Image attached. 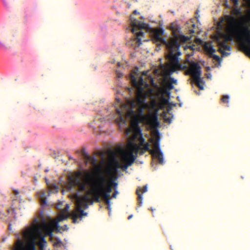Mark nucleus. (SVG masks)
I'll return each instance as SVG.
<instances>
[{"label": "nucleus", "instance_id": "nucleus-1", "mask_svg": "<svg viewBox=\"0 0 250 250\" xmlns=\"http://www.w3.org/2000/svg\"><path fill=\"white\" fill-rule=\"evenodd\" d=\"M130 20L131 31L135 36L134 38L131 41V45L134 49L138 47L142 44V40L144 39L145 35L144 33L141 31L135 33V31L138 29H145L146 31H149L152 41L158 47H160L162 44L165 45L166 47H167L169 40L167 42L161 37L164 34V30L159 28H150L144 22L138 21L132 18H130Z\"/></svg>", "mask_w": 250, "mask_h": 250}, {"label": "nucleus", "instance_id": "nucleus-2", "mask_svg": "<svg viewBox=\"0 0 250 250\" xmlns=\"http://www.w3.org/2000/svg\"><path fill=\"white\" fill-rule=\"evenodd\" d=\"M43 229L47 235L51 238L53 237L52 232L55 230L56 232L60 231L59 223L56 220H53L48 224L43 223L42 224H37L33 228L28 229L23 233L24 237L26 238L33 239V240L28 243L24 247L23 242L18 239L16 243L14 250H36L34 239L36 236L41 234V229Z\"/></svg>", "mask_w": 250, "mask_h": 250}, {"label": "nucleus", "instance_id": "nucleus-3", "mask_svg": "<svg viewBox=\"0 0 250 250\" xmlns=\"http://www.w3.org/2000/svg\"><path fill=\"white\" fill-rule=\"evenodd\" d=\"M227 21L230 34L242 42H250V15L242 16L240 19L227 16Z\"/></svg>", "mask_w": 250, "mask_h": 250}, {"label": "nucleus", "instance_id": "nucleus-4", "mask_svg": "<svg viewBox=\"0 0 250 250\" xmlns=\"http://www.w3.org/2000/svg\"><path fill=\"white\" fill-rule=\"evenodd\" d=\"M140 148L139 146L131 143L129 150L123 152L121 155V163L114 158L106 165L104 167L106 175L111 178L116 175L118 168L126 170L128 167L132 165L136 158V156L133 155V152L137 153Z\"/></svg>", "mask_w": 250, "mask_h": 250}, {"label": "nucleus", "instance_id": "nucleus-5", "mask_svg": "<svg viewBox=\"0 0 250 250\" xmlns=\"http://www.w3.org/2000/svg\"><path fill=\"white\" fill-rule=\"evenodd\" d=\"M169 51L168 56L170 62V71L175 72L176 70H185L187 68L186 65L180 64L178 61V56L181 55L179 51L180 46L176 39H172L166 47Z\"/></svg>", "mask_w": 250, "mask_h": 250}, {"label": "nucleus", "instance_id": "nucleus-6", "mask_svg": "<svg viewBox=\"0 0 250 250\" xmlns=\"http://www.w3.org/2000/svg\"><path fill=\"white\" fill-rule=\"evenodd\" d=\"M130 80L132 85L137 88L136 100L140 106L139 112L142 114V110L148 106V104L146 103V99L149 94H151L152 90H150L149 92L145 91L143 87L144 80L142 77L140 78L139 82H137L135 76L131 74Z\"/></svg>", "mask_w": 250, "mask_h": 250}, {"label": "nucleus", "instance_id": "nucleus-7", "mask_svg": "<svg viewBox=\"0 0 250 250\" xmlns=\"http://www.w3.org/2000/svg\"><path fill=\"white\" fill-rule=\"evenodd\" d=\"M105 177L102 173H99L97 175L96 179L93 180L92 183L88 180L86 181V183L87 185L91 186L92 189L110 194L112 191V186L116 187L117 184L114 182L112 179L110 178L107 185L105 186Z\"/></svg>", "mask_w": 250, "mask_h": 250}, {"label": "nucleus", "instance_id": "nucleus-8", "mask_svg": "<svg viewBox=\"0 0 250 250\" xmlns=\"http://www.w3.org/2000/svg\"><path fill=\"white\" fill-rule=\"evenodd\" d=\"M137 104L138 106V112L141 115L142 119L146 122V124L150 125H155L158 124L157 112L159 109H163L164 108L163 104L162 102H159L156 99L152 98L151 99L149 105L150 108L155 111L154 113H151L148 115H144L143 110H142V114L139 112V108L140 106L138 103Z\"/></svg>", "mask_w": 250, "mask_h": 250}, {"label": "nucleus", "instance_id": "nucleus-9", "mask_svg": "<svg viewBox=\"0 0 250 250\" xmlns=\"http://www.w3.org/2000/svg\"><path fill=\"white\" fill-rule=\"evenodd\" d=\"M82 175V172L79 171L76 172L74 175H68L67 176L65 188L68 191H72L76 187H78L80 191H86V185L85 183L81 182L80 178Z\"/></svg>", "mask_w": 250, "mask_h": 250}, {"label": "nucleus", "instance_id": "nucleus-10", "mask_svg": "<svg viewBox=\"0 0 250 250\" xmlns=\"http://www.w3.org/2000/svg\"><path fill=\"white\" fill-rule=\"evenodd\" d=\"M186 74L191 76L196 85L200 90L204 89L203 85L201 84V83H203V81L200 77L201 75V67L199 63L197 62L190 63L188 68L186 72Z\"/></svg>", "mask_w": 250, "mask_h": 250}, {"label": "nucleus", "instance_id": "nucleus-11", "mask_svg": "<svg viewBox=\"0 0 250 250\" xmlns=\"http://www.w3.org/2000/svg\"><path fill=\"white\" fill-rule=\"evenodd\" d=\"M76 202V209L84 208L85 209L88 208L87 203L89 202L91 204H93V199H91L88 195H83L80 197L78 194H75L74 196Z\"/></svg>", "mask_w": 250, "mask_h": 250}, {"label": "nucleus", "instance_id": "nucleus-12", "mask_svg": "<svg viewBox=\"0 0 250 250\" xmlns=\"http://www.w3.org/2000/svg\"><path fill=\"white\" fill-rule=\"evenodd\" d=\"M87 195H91L93 200L99 203L100 201V196L102 197L103 200L108 199L110 196V194L102 192L96 189H91V190L86 191Z\"/></svg>", "mask_w": 250, "mask_h": 250}, {"label": "nucleus", "instance_id": "nucleus-13", "mask_svg": "<svg viewBox=\"0 0 250 250\" xmlns=\"http://www.w3.org/2000/svg\"><path fill=\"white\" fill-rule=\"evenodd\" d=\"M160 138L159 137L157 138L155 142L153 144V149L154 150V155H152L153 158H156L158 159L159 164H163L164 158L163 154L161 151L160 148Z\"/></svg>", "mask_w": 250, "mask_h": 250}, {"label": "nucleus", "instance_id": "nucleus-14", "mask_svg": "<svg viewBox=\"0 0 250 250\" xmlns=\"http://www.w3.org/2000/svg\"><path fill=\"white\" fill-rule=\"evenodd\" d=\"M215 41L217 42V45L220 47L218 50L219 52H220L223 56L229 55V53H227L224 51L222 50V48L226 50H230V47L229 45H227L226 43H225V42H222V41L220 40V37H219L218 36L216 37Z\"/></svg>", "mask_w": 250, "mask_h": 250}, {"label": "nucleus", "instance_id": "nucleus-15", "mask_svg": "<svg viewBox=\"0 0 250 250\" xmlns=\"http://www.w3.org/2000/svg\"><path fill=\"white\" fill-rule=\"evenodd\" d=\"M131 143H132L134 145H136L140 147V148L139 149L138 152L137 153L133 152V154L135 153L136 155L138 153H140V154H143L144 152V150H145V151H148L149 152V153L152 156V155H154V154H153L154 150H152V149H150L149 148V144L148 143L144 144L143 146H140V145H137L135 143H134L133 142H130L128 144V147L127 150H129V149L130 148V145Z\"/></svg>", "mask_w": 250, "mask_h": 250}, {"label": "nucleus", "instance_id": "nucleus-16", "mask_svg": "<svg viewBox=\"0 0 250 250\" xmlns=\"http://www.w3.org/2000/svg\"><path fill=\"white\" fill-rule=\"evenodd\" d=\"M147 187L146 185L144 186L143 188L139 187L137 189L136 194L138 195V203L140 206H141L143 204V197L140 192L142 193L146 192L147 191Z\"/></svg>", "mask_w": 250, "mask_h": 250}, {"label": "nucleus", "instance_id": "nucleus-17", "mask_svg": "<svg viewBox=\"0 0 250 250\" xmlns=\"http://www.w3.org/2000/svg\"><path fill=\"white\" fill-rule=\"evenodd\" d=\"M173 35H174V37L171 38L169 39V42H170L172 39H176L180 46V45L179 42H182L185 43V42H187L190 39V38L189 37L185 36V35H178L177 34H176L175 33H173Z\"/></svg>", "mask_w": 250, "mask_h": 250}, {"label": "nucleus", "instance_id": "nucleus-18", "mask_svg": "<svg viewBox=\"0 0 250 250\" xmlns=\"http://www.w3.org/2000/svg\"><path fill=\"white\" fill-rule=\"evenodd\" d=\"M141 120L146 122L142 119L141 115L138 113V115H136L133 117L131 120V125L134 128L135 127H139V124L141 121Z\"/></svg>", "mask_w": 250, "mask_h": 250}, {"label": "nucleus", "instance_id": "nucleus-19", "mask_svg": "<svg viewBox=\"0 0 250 250\" xmlns=\"http://www.w3.org/2000/svg\"><path fill=\"white\" fill-rule=\"evenodd\" d=\"M204 49L209 56L215 52V49L209 43H206L204 46Z\"/></svg>", "mask_w": 250, "mask_h": 250}, {"label": "nucleus", "instance_id": "nucleus-20", "mask_svg": "<svg viewBox=\"0 0 250 250\" xmlns=\"http://www.w3.org/2000/svg\"><path fill=\"white\" fill-rule=\"evenodd\" d=\"M242 47L246 55L250 58V42H242Z\"/></svg>", "mask_w": 250, "mask_h": 250}, {"label": "nucleus", "instance_id": "nucleus-21", "mask_svg": "<svg viewBox=\"0 0 250 250\" xmlns=\"http://www.w3.org/2000/svg\"><path fill=\"white\" fill-rule=\"evenodd\" d=\"M83 155L84 158L86 160L90 162L92 165H95V164L96 163V160L94 157H92L89 156L88 155V154L84 151H83Z\"/></svg>", "mask_w": 250, "mask_h": 250}, {"label": "nucleus", "instance_id": "nucleus-22", "mask_svg": "<svg viewBox=\"0 0 250 250\" xmlns=\"http://www.w3.org/2000/svg\"><path fill=\"white\" fill-rule=\"evenodd\" d=\"M79 215V217L82 218L84 216H87V213L84 211V210L83 209V208H81L79 207V209H76V211Z\"/></svg>", "mask_w": 250, "mask_h": 250}, {"label": "nucleus", "instance_id": "nucleus-23", "mask_svg": "<svg viewBox=\"0 0 250 250\" xmlns=\"http://www.w3.org/2000/svg\"><path fill=\"white\" fill-rule=\"evenodd\" d=\"M134 131V138H136L138 136H141L142 134V131L139 127H135L133 128Z\"/></svg>", "mask_w": 250, "mask_h": 250}, {"label": "nucleus", "instance_id": "nucleus-24", "mask_svg": "<svg viewBox=\"0 0 250 250\" xmlns=\"http://www.w3.org/2000/svg\"><path fill=\"white\" fill-rule=\"evenodd\" d=\"M220 40L221 38L223 39V41L222 42H225L226 43L228 41H230L232 40V37L230 36H226L224 34H222L220 36Z\"/></svg>", "mask_w": 250, "mask_h": 250}, {"label": "nucleus", "instance_id": "nucleus-25", "mask_svg": "<svg viewBox=\"0 0 250 250\" xmlns=\"http://www.w3.org/2000/svg\"><path fill=\"white\" fill-rule=\"evenodd\" d=\"M71 215L73 220V222L74 223H76L77 222V219L79 217L78 213L76 211H73L71 213Z\"/></svg>", "mask_w": 250, "mask_h": 250}, {"label": "nucleus", "instance_id": "nucleus-26", "mask_svg": "<svg viewBox=\"0 0 250 250\" xmlns=\"http://www.w3.org/2000/svg\"><path fill=\"white\" fill-rule=\"evenodd\" d=\"M62 245V242L59 238H56L55 241L54 243V246L56 247H61Z\"/></svg>", "mask_w": 250, "mask_h": 250}, {"label": "nucleus", "instance_id": "nucleus-27", "mask_svg": "<svg viewBox=\"0 0 250 250\" xmlns=\"http://www.w3.org/2000/svg\"><path fill=\"white\" fill-rule=\"evenodd\" d=\"M221 100L223 103L228 104L229 103V96L228 95H223Z\"/></svg>", "mask_w": 250, "mask_h": 250}, {"label": "nucleus", "instance_id": "nucleus-28", "mask_svg": "<svg viewBox=\"0 0 250 250\" xmlns=\"http://www.w3.org/2000/svg\"><path fill=\"white\" fill-rule=\"evenodd\" d=\"M68 217V215H66V214H62V215H60L59 217H58V220L57 221H58V222H60V221H63L65 219H66Z\"/></svg>", "mask_w": 250, "mask_h": 250}, {"label": "nucleus", "instance_id": "nucleus-29", "mask_svg": "<svg viewBox=\"0 0 250 250\" xmlns=\"http://www.w3.org/2000/svg\"><path fill=\"white\" fill-rule=\"evenodd\" d=\"M234 14L236 16H240L242 15V13L241 12V10L240 8H235L234 9Z\"/></svg>", "mask_w": 250, "mask_h": 250}, {"label": "nucleus", "instance_id": "nucleus-30", "mask_svg": "<svg viewBox=\"0 0 250 250\" xmlns=\"http://www.w3.org/2000/svg\"><path fill=\"white\" fill-rule=\"evenodd\" d=\"M172 118V116L167 117V116H165L164 117V120L166 122H167V123H168L169 124H170L171 122Z\"/></svg>", "mask_w": 250, "mask_h": 250}, {"label": "nucleus", "instance_id": "nucleus-31", "mask_svg": "<svg viewBox=\"0 0 250 250\" xmlns=\"http://www.w3.org/2000/svg\"><path fill=\"white\" fill-rule=\"evenodd\" d=\"M139 141L140 143V146H143L145 143V139L143 137V135L139 136Z\"/></svg>", "mask_w": 250, "mask_h": 250}, {"label": "nucleus", "instance_id": "nucleus-32", "mask_svg": "<svg viewBox=\"0 0 250 250\" xmlns=\"http://www.w3.org/2000/svg\"><path fill=\"white\" fill-rule=\"evenodd\" d=\"M210 57L213 58L214 60L217 61H220V57L214 54V53L212 54V55H210Z\"/></svg>", "mask_w": 250, "mask_h": 250}, {"label": "nucleus", "instance_id": "nucleus-33", "mask_svg": "<svg viewBox=\"0 0 250 250\" xmlns=\"http://www.w3.org/2000/svg\"><path fill=\"white\" fill-rule=\"evenodd\" d=\"M169 83H172V84H176L177 83V80H175L174 78L172 77H170L169 78Z\"/></svg>", "mask_w": 250, "mask_h": 250}, {"label": "nucleus", "instance_id": "nucleus-34", "mask_svg": "<svg viewBox=\"0 0 250 250\" xmlns=\"http://www.w3.org/2000/svg\"><path fill=\"white\" fill-rule=\"evenodd\" d=\"M44 195L43 194V195H42L41 197V203L42 204H43V205H46V199L45 198H43V196H44Z\"/></svg>", "mask_w": 250, "mask_h": 250}, {"label": "nucleus", "instance_id": "nucleus-35", "mask_svg": "<svg viewBox=\"0 0 250 250\" xmlns=\"http://www.w3.org/2000/svg\"><path fill=\"white\" fill-rule=\"evenodd\" d=\"M167 86L169 89H172L173 88L172 84L169 82L167 84Z\"/></svg>", "mask_w": 250, "mask_h": 250}, {"label": "nucleus", "instance_id": "nucleus-36", "mask_svg": "<svg viewBox=\"0 0 250 250\" xmlns=\"http://www.w3.org/2000/svg\"><path fill=\"white\" fill-rule=\"evenodd\" d=\"M69 209V206L68 204H66L65 205V208L63 209V211L64 212H67Z\"/></svg>", "mask_w": 250, "mask_h": 250}, {"label": "nucleus", "instance_id": "nucleus-37", "mask_svg": "<svg viewBox=\"0 0 250 250\" xmlns=\"http://www.w3.org/2000/svg\"><path fill=\"white\" fill-rule=\"evenodd\" d=\"M118 192L117 190H115L114 192L112 194L111 198H115Z\"/></svg>", "mask_w": 250, "mask_h": 250}, {"label": "nucleus", "instance_id": "nucleus-38", "mask_svg": "<svg viewBox=\"0 0 250 250\" xmlns=\"http://www.w3.org/2000/svg\"><path fill=\"white\" fill-rule=\"evenodd\" d=\"M105 203L107 205H110V199H105V200H103Z\"/></svg>", "mask_w": 250, "mask_h": 250}, {"label": "nucleus", "instance_id": "nucleus-39", "mask_svg": "<svg viewBox=\"0 0 250 250\" xmlns=\"http://www.w3.org/2000/svg\"><path fill=\"white\" fill-rule=\"evenodd\" d=\"M232 2L233 3L234 6H237L238 4V0H231Z\"/></svg>", "mask_w": 250, "mask_h": 250}, {"label": "nucleus", "instance_id": "nucleus-40", "mask_svg": "<svg viewBox=\"0 0 250 250\" xmlns=\"http://www.w3.org/2000/svg\"><path fill=\"white\" fill-rule=\"evenodd\" d=\"M117 113L119 114V115L122 116L123 115V113L120 111L119 109H116Z\"/></svg>", "mask_w": 250, "mask_h": 250}, {"label": "nucleus", "instance_id": "nucleus-41", "mask_svg": "<svg viewBox=\"0 0 250 250\" xmlns=\"http://www.w3.org/2000/svg\"><path fill=\"white\" fill-rule=\"evenodd\" d=\"M199 12V10H197L195 12V14H196V16H195V18L198 19V18L199 17V15H198V13Z\"/></svg>", "mask_w": 250, "mask_h": 250}, {"label": "nucleus", "instance_id": "nucleus-42", "mask_svg": "<svg viewBox=\"0 0 250 250\" xmlns=\"http://www.w3.org/2000/svg\"><path fill=\"white\" fill-rule=\"evenodd\" d=\"M85 175L86 176L87 178H91L92 177V175L91 174H90V173H88V172H86L85 173Z\"/></svg>", "mask_w": 250, "mask_h": 250}, {"label": "nucleus", "instance_id": "nucleus-43", "mask_svg": "<svg viewBox=\"0 0 250 250\" xmlns=\"http://www.w3.org/2000/svg\"><path fill=\"white\" fill-rule=\"evenodd\" d=\"M162 101L164 103H167L168 102L167 100L164 98H162Z\"/></svg>", "mask_w": 250, "mask_h": 250}, {"label": "nucleus", "instance_id": "nucleus-44", "mask_svg": "<svg viewBox=\"0 0 250 250\" xmlns=\"http://www.w3.org/2000/svg\"><path fill=\"white\" fill-rule=\"evenodd\" d=\"M96 169L97 170L99 171H101V170H102V167L101 166H98L97 167H96Z\"/></svg>", "mask_w": 250, "mask_h": 250}, {"label": "nucleus", "instance_id": "nucleus-45", "mask_svg": "<svg viewBox=\"0 0 250 250\" xmlns=\"http://www.w3.org/2000/svg\"><path fill=\"white\" fill-rule=\"evenodd\" d=\"M106 208L109 210V213L110 214V211H111L110 205H107Z\"/></svg>", "mask_w": 250, "mask_h": 250}, {"label": "nucleus", "instance_id": "nucleus-46", "mask_svg": "<svg viewBox=\"0 0 250 250\" xmlns=\"http://www.w3.org/2000/svg\"><path fill=\"white\" fill-rule=\"evenodd\" d=\"M13 192H14V193L15 195H18V194H19V192L18 190H14L13 191Z\"/></svg>", "mask_w": 250, "mask_h": 250}, {"label": "nucleus", "instance_id": "nucleus-47", "mask_svg": "<svg viewBox=\"0 0 250 250\" xmlns=\"http://www.w3.org/2000/svg\"><path fill=\"white\" fill-rule=\"evenodd\" d=\"M4 46V44L0 41V47Z\"/></svg>", "mask_w": 250, "mask_h": 250}, {"label": "nucleus", "instance_id": "nucleus-48", "mask_svg": "<svg viewBox=\"0 0 250 250\" xmlns=\"http://www.w3.org/2000/svg\"><path fill=\"white\" fill-rule=\"evenodd\" d=\"M135 102H133L131 103V106L132 107H133V106H134L135 105Z\"/></svg>", "mask_w": 250, "mask_h": 250}, {"label": "nucleus", "instance_id": "nucleus-49", "mask_svg": "<svg viewBox=\"0 0 250 250\" xmlns=\"http://www.w3.org/2000/svg\"><path fill=\"white\" fill-rule=\"evenodd\" d=\"M41 240H42V241L44 242H46V241H45V239H44V237H42V238Z\"/></svg>", "mask_w": 250, "mask_h": 250}, {"label": "nucleus", "instance_id": "nucleus-50", "mask_svg": "<svg viewBox=\"0 0 250 250\" xmlns=\"http://www.w3.org/2000/svg\"><path fill=\"white\" fill-rule=\"evenodd\" d=\"M133 215H130L128 216V219H130L132 217Z\"/></svg>", "mask_w": 250, "mask_h": 250}, {"label": "nucleus", "instance_id": "nucleus-51", "mask_svg": "<svg viewBox=\"0 0 250 250\" xmlns=\"http://www.w3.org/2000/svg\"><path fill=\"white\" fill-rule=\"evenodd\" d=\"M134 14H138V13L137 12V11H136V10H135V11H134Z\"/></svg>", "mask_w": 250, "mask_h": 250}, {"label": "nucleus", "instance_id": "nucleus-52", "mask_svg": "<svg viewBox=\"0 0 250 250\" xmlns=\"http://www.w3.org/2000/svg\"><path fill=\"white\" fill-rule=\"evenodd\" d=\"M190 31L191 33H194V32L193 30H190Z\"/></svg>", "mask_w": 250, "mask_h": 250}, {"label": "nucleus", "instance_id": "nucleus-53", "mask_svg": "<svg viewBox=\"0 0 250 250\" xmlns=\"http://www.w3.org/2000/svg\"><path fill=\"white\" fill-rule=\"evenodd\" d=\"M208 70H209V69H210V68H209V67H208Z\"/></svg>", "mask_w": 250, "mask_h": 250}, {"label": "nucleus", "instance_id": "nucleus-54", "mask_svg": "<svg viewBox=\"0 0 250 250\" xmlns=\"http://www.w3.org/2000/svg\"><path fill=\"white\" fill-rule=\"evenodd\" d=\"M170 249H171V250H173L172 249L171 247H170Z\"/></svg>", "mask_w": 250, "mask_h": 250}]
</instances>
